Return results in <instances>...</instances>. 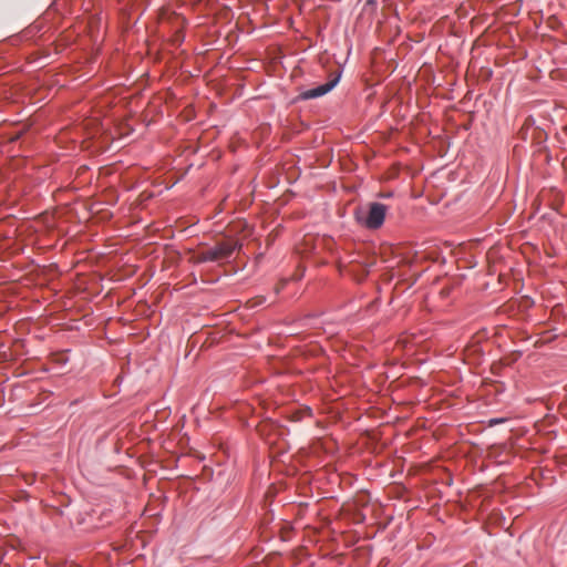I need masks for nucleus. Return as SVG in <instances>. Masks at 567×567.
Wrapping results in <instances>:
<instances>
[{"instance_id": "1", "label": "nucleus", "mask_w": 567, "mask_h": 567, "mask_svg": "<svg viewBox=\"0 0 567 567\" xmlns=\"http://www.w3.org/2000/svg\"><path fill=\"white\" fill-rule=\"evenodd\" d=\"M241 246L243 245L238 239L228 238L226 240H220L213 247L193 255L192 262L199 265L204 262L228 261L235 251H239L241 249Z\"/></svg>"}, {"instance_id": "2", "label": "nucleus", "mask_w": 567, "mask_h": 567, "mask_svg": "<svg viewBox=\"0 0 567 567\" xmlns=\"http://www.w3.org/2000/svg\"><path fill=\"white\" fill-rule=\"evenodd\" d=\"M388 206L378 202L369 204L365 215H358V220L368 229H379L385 219Z\"/></svg>"}, {"instance_id": "3", "label": "nucleus", "mask_w": 567, "mask_h": 567, "mask_svg": "<svg viewBox=\"0 0 567 567\" xmlns=\"http://www.w3.org/2000/svg\"><path fill=\"white\" fill-rule=\"evenodd\" d=\"M340 78H341L340 71H338L333 74H330V79L327 83L318 85L317 87L303 91L302 93H300V99L301 100H311V99H317V97H320V96L327 94L339 83Z\"/></svg>"}, {"instance_id": "4", "label": "nucleus", "mask_w": 567, "mask_h": 567, "mask_svg": "<svg viewBox=\"0 0 567 567\" xmlns=\"http://www.w3.org/2000/svg\"><path fill=\"white\" fill-rule=\"evenodd\" d=\"M392 196V193H381L379 194L380 198H390Z\"/></svg>"}]
</instances>
